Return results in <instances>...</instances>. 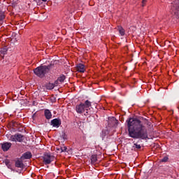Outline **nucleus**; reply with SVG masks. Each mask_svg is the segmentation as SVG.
<instances>
[{"label": "nucleus", "instance_id": "f257e3e1", "mask_svg": "<svg viewBox=\"0 0 179 179\" xmlns=\"http://www.w3.org/2000/svg\"><path fill=\"white\" fill-rule=\"evenodd\" d=\"M128 135L133 139L146 141L148 138V129L143 125V122L138 119L129 118L127 120Z\"/></svg>", "mask_w": 179, "mask_h": 179}, {"label": "nucleus", "instance_id": "f03ea898", "mask_svg": "<svg viewBox=\"0 0 179 179\" xmlns=\"http://www.w3.org/2000/svg\"><path fill=\"white\" fill-rule=\"evenodd\" d=\"M54 66V63L51 62L48 66H40L34 69V73L38 76L39 78H44L48 72H50V69Z\"/></svg>", "mask_w": 179, "mask_h": 179}, {"label": "nucleus", "instance_id": "7ed1b4c3", "mask_svg": "<svg viewBox=\"0 0 179 179\" xmlns=\"http://www.w3.org/2000/svg\"><path fill=\"white\" fill-rule=\"evenodd\" d=\"M66 77L64 75H61L57 79V80H55L54 82V83H47L45 87V89L47 90H52V89H54V87H57V86H58V87H61V85L62 83H64V81L65 80Z\"/></svg>", "mask_w": 179, "mask_h": 179}, {"label": "nucleus", "instance_id": "20e7f679", "mask_svg": "<svg viewBox=\"0 0 179 179\" xmlns=\"http://www.w3.org/2000/svg\"><path fill=\"white\" fill-rule=\"evenodd\" d=\"M90 107H92V102L89 100H86L85 103H80L76 105V111L78 114H83L85 111H88Z\"/></svg>", "mask_w": 179, "mask_h": 179}, {"label": "nucleus", "instance_id": "39448f33", "mask_svg": "<svg viewBox=\"0 0 179 179\" xmlns=\"http://www.w3.org/2000/svg\"><path fill=\"white\" fill-rule=\"evenodd\" d=\"M171 13L179 19V0H174L171 5Z\"/></svg>", "mask_w": 179, "mask_h": 179}, {"label": "nucleus", "instance_id": "423d86ee", "mask_svg": "<svg viewBox=\"0 0 179 179\" xmlns=\"http://www.w3.org/2000/svg\"><path fill=\"white\" fill-rule=\"evenodd\" d=\"M43 162L44 164H51V162H54L55 157L51 155L50 153H45L42 157Z\"/></svg>", "mask_w": 179, "mask_h": 179}, {"label": "nucleus", "instance_id": "0eeeda50", "mask_svg": "<svg viewBox=\"0 0 179 179\" xmlns=\"http://www.w3.org/2000/svg\"><path fill=\"white\" fill-rule=\"evenodd\" d=\"M61 124H62L61 119L55 118L51 120V125L56 128H59V126L61 125Z\"/></svg>", "mask_w": 179, "mask_h": 179}, {"label": "nucleus", "instance_id": "6e6552de", "mask_svg": "<svg viewBox=\"0 0 179 179\" xmlns=\"http://www.w3.org/2000/svg\"><path fill=\"white\" fill-rule=\"evenodd\" d=\"M117 124H118V120H117L115 117H112L108 118V124L109 127H114V125H117Z\"/></svg>", "mask_w": 179, "mask_h": 179}, {"label": "nucleus", "instance_id": "1a4fd4ad", "mask_svg": "<svg viewBox=\"0 0 179 179\" xmlns=\"http://www.w3.org/2000/svg\"><path fill=\"white\" fill-rule=\"evenodd\" d=\"M12 147V143H3L1 145V149L3 152H8L9 149Z\"/></svg>", "mask_w": 179, "mask_h": 179}, {"label": "nucleus", "instance_id": "9d476101", "mask_svg": "<svg viewBox=\"0 0 179 179\" xmlns=\"http://www.w3.org/2000/svg\"><path fill=\"white\" fill-rule=\"evenodd\" d=\"M76 71L78 72H80L81 73H85L86 69H85V64H78L76 66Z\"/></svg>", "mask_w": 179, "mask_h": 179}, {"label": "nucleus", "instance_id": "9b49d317", "mask_svg": "<svg viewBox=\"0 0 179 179\" xmlns=\"http://www.w3.org/2000/svg\"><path fill=\"white\" fill-rule=\"evenodd\" d=\"M44 115L46 120H51L52 118V113H51V111L48 109L44 110Z\"/></svg>", "mask_w": 179, "mask_h": 179}, {"label": "nucleus", "instance_id": "f8f14e48", "mask_svg": "<svg viewBox=\"0 0 179 179\" xmlns=\"http://www.w3.org/2000/svg\"><path fill=\"white\" fill-rule=\"evenodd\" d=\"M24 141V136L20 134H15V142H23Z\"/></svg>", "mask_w": 179, "mask_h": 179}, {"label": "nucleus", "instance_id": "ddd939ff", "mask_svg": "<svg viewBox=\"0 0 179 179\" xmlns=\"http://www.w3.org/2000/svg\"><path fill=\"white\" fill-rule=\"evenodd\" d=\"M15 167H17V169H23V167H24L23 161L19 160V159L15 162Z\"/></svg>", "mask_w": 179, "mask_h": 179}, {"label": "nucleus", "instance_id": "4468645a", "mask_svg": "<svg viewBox=\"0 0 179 179\" xmlns=\"http://www.w3.org/2000/svg\"><path fill=\"white\" fill-rule=\"evenodd\" d=\"M134 145L132 146V150L136 151L139 150L142 147L141 145L138 144V143H135V141L133 142Z\"/></svg>", "mask_w": 179, "mask_h": 179}, {"label": "nucleus", "instance_id": "2eb2a0df", "mask_svg": "<svg viewBox=\"0 0 179 179\" xmlns=\"http://www.w3.org/2000/svg\"><path fill=\"white\" fill-rule=\"evenodd\" d=\"M32 156L31 152H27L23 154L22 157L23 159H31Z\"/></svg>", "mask_w": 179, "mask_h": 179}, {"label": "nucleus", "instance_id": "dca6fc26", "mask_svg": "<svg viewBox=\"0 0 179 179\" xmlns=\"http://www.w3.org/2000/svg\"><path fill=\"white\" fill-rule=\"evenodd\" d=\"M117 30L120 34V36H125V29L121 26L117 27Z\"/></svg>", "mask_w": 179, "mask_h": 179}, {"label": "nucleus", "instance_id": "f3484780", "mask_svg": "<svg viewBox=\"0 0 179 179\" xmlns=\"http://www.w3.org/2000/svg\"><path fill=\"white\" fill-rule=\"evenodd\" d=\"M3 163H5L6 166L8 167V169H10V170H12V164H10V161L8 159H6L3 161Z\"/></svg>", "mask_w": 179, "mask_h": 179}, {"label": "nucleus", "instance_id": "a211bd4d", "mask_svg": "<svg viewBox=\"0 0 179 179\" xmlns=\"http://www.w3.org/2000/svg\"><path fill=\"white\" fill-rule=\"evenodd\" d=\"M8 141H11V142H16V134L10 135L8 136Z\"/></svg>", "mask_w": 179, "mask_h": 179}, {"label": "nucleus", "instance_id": "6ab92c4d", "mask_svg": "<svg viewBox=\"0 0 179 179\" xmlns=\"http://www.w3.org/2000/svg\"><path fill=\"white\" fill-rule=\"evenodd\" d=\"M5 19V12L0 10V22H3Z\"/></svg>", "mask_w": 179, "mask_h": 179}, {"label": "nucleus", "instance_id": "aec40b11", "mask_svg": "<svg viewBox=\"0 0 179 179\" xmlns=\"http://www.w3.org/2000/svg\"><path fill=\"white\" fill-rule=\"evenodd\" d=\"M91 161H92V163H94V164L96 163V162H97V155H92Z\"/></svg>", "mask_w": 179, "mask_h": 179}, {"label": "nucleus", "instance_id": "412c9836", "mask_svg": "<svg viewBox=\"0 0 179 179\" xmlns=\"http://www.w3.org/2000/svg\"><path fill=\"white\" fill-rule=\"evenodd\" d=\"M0 52H1V54H3V55H6V52H8V49L4 48L1 50Z\"/></svg>", "mask_w": 179, "mask_h": 179}, {"label": "nucleus", "instance_id": "4be33fe9", "mask_svg": "<svg viewBox=\"0 0 179 179\" xmlns=\"http://www.w3.org/2000/svg\"><path fill=\"white\" fill-rule=\"evenodd\" d=\"M167 160H169V157H164V158H162V159H161V162H167Z\"/></svg>", "mask_w": 179, "mask_h": 179}, {"label": "nucleus", "instance_id": "5701e85b", "mask_svg": "<svg viewBox=\"0 0 179 179\" xmlns=\"http://www.w3.org/2000/svg\"><path fill=\"white\" fill-rule=\"evenodd\" d=\"M62 138H63V139H66V134H65V132H62Z\"/></svg>", "mask_w": 179, "mask_h": 179}, {"label": "nucleus", "instance_id": "b1692460", "mask_svg": "<svg viewBox=\"0 0 179 179\" xmlns=\"http://www.w3.org/2000/svg\"><path fill=\"white\" fill-rule=\"evenodd\" d=\"M61 152H66V147L61 148Z\"/></svg>", "mask_w": 179, "mask_h": 179}, {"label": "nucleus", "instance_id": "393cba45", "mask_svg": "<svg viewBox=\"0 0 179 179\" xmlns=\"http://www.w3.org/2000/svg\"><path fill=\"white\" fill-rule=\"evenodd\" d=\"M147 0H143L142 1V6H145V3H146Z\"/></svg>", "mask_w": 179, "mask_h": 179}, {"label": "nucleus", "instance_id": "a878e982", "mask_svg": "<svg viewBox=\"0 0 179 179\" xmlns=\"http://www.w3.org/2000/svg\"><path fill=\"white\" fill-rule=\"evenodd\" d=\"M14 95L15 96V97H19V94H15V92H14Z\"/></svg>", "mask_w": 179, "mask_h": 179}, {"label": "nucleus", "instance_id": "bb28decb", "mask_svg": "<svg viewBox=\"0 0 179 179\" xmlns=\"http://www.w3.org/2000/svg\"><path fill=\"white\" fill-rule=\"evenodd\" d=\"M42 2H47V0H41Z\"/></svg>", "mask_w": 179, "mask_h": 179}, {"label": "nucleus", "instance_id": "cd10ccee", "mask_svg": "<svg viewBox=\"0 0 179 179\" xmlns=\"http://www.w3.org/2000/svg\"><path fill=\"white\" fill-rule=\"evenodd\" d=\"M20 94H22V92H20Z\"/></svg>", "mask_w": 179, "mask_h": 179}, {"label": "nucleus", "instance_id": "c85d7f7f", "mask_svg": "<svg viewBox=\"0 0 179 179\" xmlns=\"http://www.w3.org/2000/svg\"><path fill=\"white\" fill-rule=\"evenodd\" d=\"M57 90H59V88H57Z\"/></svg>", "mask_w": 179, "mask_h": 179}]
</instances>
